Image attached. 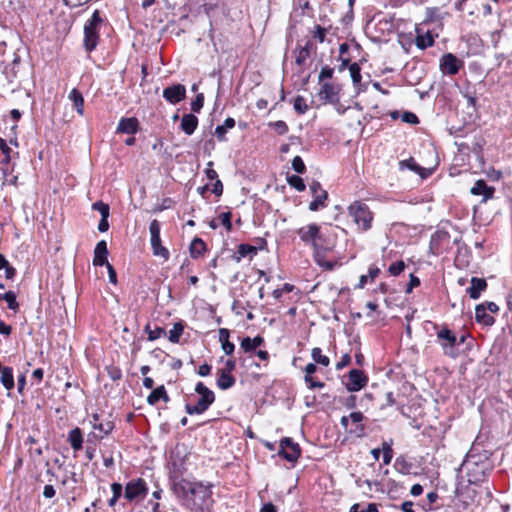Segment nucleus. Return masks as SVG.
Listing matches in <instances>:
<instances>
[{
	"label": "nucleus",
	"mask_w": 512,
	"mask_h": 512,
	"mask_svg": "<svg viewBox=\"0 0 512 512\" xmlns=\"http://www.w3.org/2000/svg\"><path fill=\"white\" fill-rule=\"evenodd\" d=\"M292 168L298 174H304L306 172V166L303 159L300 156H295L292 160Z\"/></svg>",
	"instance_id": "de8ad7c7"
},
{
	"label": "nucleus",
	"mask_w": 512,
	"mask_h": 512,
	"mask_svg": "<svg viewBox=\"0 0 512 512\" xmlns=\"http://www.w3.org/2000/svg\"><path fill=\"white\" fill-rule=\"evenodd\" d=\"M255 244L242 243L238 245V253L240 256L255 255L258 250L264 249L266 241L263 238H257Z\"/></svg>",
	"instance_id": "aec40b11"
},
{
	"label": "nucleus",
	"mask_w": 512,
	"mask_h": 512,
	"mask_svg": "<svg viewBox=\"0 0 512 512\" xmlns=\"http://www.w3.org/2000/svg\"><path fill=\"white\" fill-rule=\"evenodd\" d=\"M311 357L314 360L315 363L328 366L330 364V359L322 354V350L318 347H315L312 349Z\"/></svg>",
	"instance_id": "58836bf2"
},
{
	"label": "nucleus",
	"mask_w": 512,
	"mask_h": 512,
	"mask_svg": "<svg viewBox=\"0 0 512 512\" xmlns=\"http://www.w3.org/2000/svg\"><path fill=\"white\" fill-rule=\"evenodd\" d=\"M402 121L409 123V124H418L419 123L418 117L416 116V114H414L412 112H404L402 114Z\"/></svg>",
	"instance_id": "680f3d73"
},
{
	"label": "nucleus",
	"mask_w": 512,
	"mask_h": 512,
	"mask_svg": "<svg viewBox=\"0 0 512 512\" xmlns=\"http://www.w3.org/2000/svg\"><path fill=\"white\" fill-rule=\"evenodd\" d=\"M333 74H334L333 68H331L329 66H324V67H322V69L320 71L318 80H319V82H321L324 79H330V78H332Z\"/></svg>",
	"instance_id": "bf43d9fd"
},
{
	"label": "nucleus",
	"mask_w": 512,
	"mask_h": 512,
	"mask_svg": "<svg viewBox=\"0 0 512 512\" xmlns=\"http://www.w3.org/2000/svg\"><path fill=\"white\" fill-rule=\"evenodd\" d=\"M236 383V379L232 374H227L224 372L218 371V378H217V386L221 390H227L231 387H233Z\"/></svg>",
	"instance_id": "c756f323"
},
{
	"label": "nucleus",
	"mask_w": 512,
	"mask_h": 512,
	"mask_svg": "<svg viewBox=\"0 0 512 512\" xmlns=\"http://www.w3.org/2000/svg\"><path fill=\"white\" fill-rule=\"evenodd\" d=\"M163 98L170 104H177L186 98V88L182 84H173L162 92Z\"/></svg>",
	"instance_id": "2eb2a0df"
},
{
	"label": "nucleus",
	"mask_w": 512,
	"mask_h": 512,
	"mask_svg": "<svg viewBox=\"0 0 512 512\" xmlns=\"http://www.w3.org/2000/svg\"><path fill=\"white\" fill-rule=\"evenodd\" d=\"M368 383V377L362 370L352 369L348 373V381L345 387L350 392H356L364 388Z\"/></svg>",
	"instance_id": "ddd939ff"
},
{
	"label": "nucleus",
	"mask_w": 512,
	"mask_h": 512,
	"mask_svg": "<svg viewBox=\"0 0 512 512\" xmlns=\"http://www.w3.org/2000/svg\"><path fill=\"white\" fill-rule=\"evenodd\" d=\"M304 381L309 389L323 388L325 386L324 382L315 380L313 376H304Z\"/></svg>",
	"instance_id": "4d7b16f0"
},
{
	"label": "nucleus",
	"mask_w": 512,
	"mask_h": 512,
	"mask_svg": "<svg viewBox=\"0 0 512 512\" xmlns=\"http://www.w3.org/2000/svg\"><path fill=\"white\" fill-rule=\"evenodd\" d=\"M349 72L352 82L355 86L361 83V68L358 63L354 62L349 65Z\"/></svg>",
	"instance_id": "79ce46f5"
},
{
	"label": "nucleus",
	"mask_w": 512,
	"mask_h": 512,
	"mask_svg": "<svg viewBox=\"0 0 512 512\" xmlns=\"http://www.w3.org/2000/svg\"><path fill=\"white\" fill-rule=\"evenodd\" d=\"M300 239L305 243H312L317 246V240L320 239V229L316 224H309L298 230Z\"/></svg>",
	"instance_id": "dca6fc26"
},
{
	"label": "nucleus",
	"mask_w": 512,
	"mask_h": 512,
	"mask_svg": "<svg viewBox=\"0 0 512 512\" xmlns=\"http://www.w3.org/2000/svg\"><path fill=\"white\" fill-rule=\"evenodd\" d=\"M436 330L437 342L442 348L443 355L456 359L460 355L458 348V337L446 324H433Z\"/></svg>",
	"instance_id": "f257e3e1"
},
{
	"label": "nucleus",
	"mask_w": 512,
	"mask_h": 512,
	"mask_svg": "<svg viewBox=\"0 0 512 512\" xmlns=\"http://www.w3.org/2000/svg\"><path fill=\"white\" fill-rule=\"evenodd\" d=\"M311 42L308 41L304 47H301L296 55L295 62L297 65H303L310 55Z\"/></svg>",
	"instance_id": "e433bc0d"
},
{
	"label": "nucleus",
	"mask_w": 512,
	"mask_h": 512,
	"mask_svg": "<svg viewBox=\"0 0 512 512\" xmlns=\"http://www.w3.org/2000/svg\"><path fill=\"white\" fill-rule=\"evenodd\" d=\"M198 126V118L194 114H184L180 128L186 135H192Z\"/></svg>",
	"instance_id": "b1692460"
},
{
	"label": "nucleus",
	"mask_w": 512,
	"mask_h": 512,
	"mask_svg": "<svg viewBox=\"0 0 512 512\" xmlns=\"http://www.w3.org/2000/svg\"><path fill=\"white\" fill-rule=\"evenodd\" d=\"M310 192L313 196V200L309 204L310 211H318L326 207V201L328 200V193L324 190L318 181H313L310 184Z\"/></svg>",
	"instance_id": "9b49d317"
},
{
	"label": "nucleus",
	"mask_w": 512,
	"mask_h": 512,
	"mask_svg": "<svg viewBox=\"0 0 512 512\" xmlns=\"http://www.w3.org/2000/svg\"><path fill=\"white\" fill-rule=\"evenodd\" d=\"M470 283L471 285L467 288V293L471 299L476 300L486 290L487 282L484 278L472 277Z\"/></svg>",
	"instance_id": "a211bd4d"
},
{
	"label": "nucleus",
	"mask_w": 512,
	"mask_h": 512,
	"mask_svg": "<svg viewBox=\"0 0 512 512\" xmlns=\"http://www.w3.org/2000/svg\"><path fill=\"white\" fill-rule=\"evenodd\" d=\"M183 331L184 325L182 322L174 323L173 328L169 331V341L172 343H178Z\"/></svg>",
	"instance_id": "c9c22d12"
},
{
	"label": "nucleus",
	"mask_w": 512,
	"mask_h": 512,
	"mask_svg": "<svg viewBox=\"0 0 512 512\" xmlns=\"http://www.w3.org/2000/svg\"><path fill=\"white\" fill-rule=\"evenodd\" d=\"M92 209L98 211L102 217H109L110 215V207L107 203L103 201H96L92 204Z\"/></svg>",
	"instance_id": "a18cd8bd"
},
{
	"label": "nucleus",
	"mask_w": 512,
	"mask_h": 512,
	"mask_svg": "<svg viewBox=\"0 0 512 512\" xmlns=\"http://www.w3.org/2000/svg\"><path fill=\"white\" fill-rule=\"evenodd\" d=\"M89 424L92 426L94 430H98L101 435H97L95 433H90L89 437H94L96 439H103L105 436L109 435L115 425L109 417H104L102 414L93 413L88 419Z\"/></svg>",
	"instance_id": "6e6552de"
},
{
	"label": "nucleus",
	"mask_w": 512,
	"mask_h": 512,
	"mask_svg": "<svg viewBox=\"0 0 512 512\" xmlns=\"http://www.w3.org/2000/svg\"><path fill=\"white\" fill-rule=\"evenodd\" d=\"M145 331L148 333L149 341L157 340L158 338L166 335V331L163 327L157 326L154 329H151L149 324L145 326Z\"/></svg>",
	"instance_id": "a19ab883"
},
{
	"label": "nucleus",
	"mask_w": 512,
	"mask_h": 512,
	"mask_svg": "<svg viewBox=\"0 0 512 512\" xmlns=\"http://www.w3.org/2000/svg\"><path fill=\"white\" fill-rule=\"evenodd\" d=\"M400 165L401 166H406L407 168H409L410 170L412 171H419L421 168L419 167V165L414 161L413 158H409L408 160H404V161H401L400 162Z\"/></svg>",
	"instance_id": "0e129e2a"
},
{
	"label": "nucleus",
	"mask_w": 512,
	"mask_h": 512,
	"mask_svg": "<svg viewBox=\"0 0 512 512\" xmlns=\"http://www.w3.org/2000/svg\"><path fill=\"white\" fill-rule=\"evenodd\" d=\"M293 107L298 114H305L308 111L306 100L302 96H297L293 101Z\"/></svg>",
	"instance_id": "c03bdc74"
},
{
	"label": "nucleus",
	"mask_w": 512,
	"mask_h": 512,
	"mask_svg": "<svg viewBox=\"0 0 512 512\" xmlns=\"http://www.w3.org/2000/svg\"><path fill=\"white\" fill-rule=\"evenodd\" d=\"M148 485L143 478L129 481L125 486L124 497L129 501L143 500L148 494Z\"/></svg>",
	"instance_id": "1a4fd4ad"
},
{
	"label": "nucleus",
	"mask_w": 512,
	"mask_h": 512,
	"mask_svg": "<svg viewBox=\"0 0 512 512\" xmlns=\"http://www.w3.org/2000/svg\"><path fill=\"white\" fill-rule=\"evenodd\" d=\"M109 378L113 381H118L122 378V371L119 367L110 365L106 367Z\"/></svg>",
	"instance_id": "09e8293b"
},
{
	"label": "nucleus",
	"mask_w": 512,
	"mask_h": 512,
	"mask_svg": "<svg viewBox=\"0 0 512 512\" xmlns=\"http://www.w3.org/2000/svg\"><path fill=\"white\" fill-rule=\"evenodd\" d=\"M462 65L463 62L452 53L443 55L440 60L441 71L448 75H456Z\"/></svg>",
	"instance_id": "4468645a"
},
{
	"label": "nucleus",
	"mask_w": 512,
	"mask_h": 512,
	"mask_svg": "<svg viewBox=\"0 0 512 512\" xmlns=\"http://www.w3.org/2000/svg\"><path fill=\"white\" fill-rule=\"evenodd\" d=\"M195 392L200 396L197 403L192 405L185 404V411L189 415H200L206 412L215 401L214 392L203 382H198L195 386Z\"/></svg>",
	"instance_id": "20e7f679"
},
{
	"label": "nucleus",
	"mask_w": 512,
	"mask_h": 512,
	"mask_svg": "<svg viewBox=\"0 0 512 512\" xmlns=\"http://www.w3.org/2000/svg\"><path fill=\"white\" fill-rule=\"evenodd\" d=\"M103 22L100 12L95 10L89 20L84 25V48L87 52L93 51L99 40V29Z\"/></svg>",
	"instance_id": "39448f33"
},
{
	"label": "nucleus",
	"mask_w": 512,
	"mask_h": 512,
	"mask_svg": "<svg viewBox=\"0 0 512 512\" xmlns=\"http://www.w3.org/2000/svg\"><path fill=\"white\" fill-rule=\"evenodd\" d=\"M348 213L359 229L362 231L370 229L373 215L365 203L355 201L348 207Z\"/></svg>",
	"instance_id": "0eeeda50"
},
{
	"label": "nucleus",
	"mask_w": 512,
	"mask_h": 512,
	"mask_svg": "<svg viewBox=\"0 0 512 512\" xmlns=\"http://www.w3.org/2000/svg\"><path fill=\"white\" fill-rule=\"evenodd\" d=\"M275 132L279 135H284L288 132V126L284 121H276L271 124Z\"/></svg>",
	"instance_id": "13d9d810"
},
{
	"label": "nucleus",
	"mask_w": 512,
	"mask_h": 512,
	"mask_svg": "<svg viewBox=\"0 0 512 512\" xmlns=\"http://www.w3.org/2000/svg\"><path fill=\"white\" fill-rule=\"evenodd\" d=\"M430 253L439 256L444 253H455L458 256L460 253L459 243L456 239L451 240L448 232L437 230L431 235L430 239Z\"/></svg>",
	"instance_id": "f03ea898"
},
{
	"label": "nucleus",
	"mask_w": 512,
	"mask_h": 512,
	"mask_svg": "<svg viewBox=\"0 0 512 512\" xmlns=\"http://www.w3.org/2000/svg\"><path fill=\"white\" fill-rule=\"evenodd\" d=\"M382 452H383V463L385 465L390 464L392 461V458H393V449L391 447V444L384 441L382 443Z\"/></svg>",
	"instance_id": "49530a36"
},
{
	"label": "nucleus",
	"mask_w": 512,
	"mask_h": 512,
	"mask_svg": "<svg viewBox=\"0 0 512 512\" xmlns=\"http://www.w3.org/2000/svg\"><path fill=\"white\" fill-rule=\"evenodd\" d=\"M326 31H327L326 28H324L320 25H316L314 27V31L312 32V34H313V37L317 38L320 43H323L325 41Z\"/></svg>",
	"instance_id": "5fc2aeb1"
},
{
	"label": "nucleus",
	"mask_w": 512,
	"mask_h": 512,
	"mask_svg": "<svg viewBox=\"0 0 512 512\" xmlns=\"http://www.w3.org/2000/svg\"><path fill=\"white\" fill-rule=\"evenodd\" d=\"M151 247L155 256H168V250L162 246L160 238V223L154 219L150 222Z\"/></svg>",
	"instance_id": "f8f14e48"
},
{
	"label": "nucleus",
	"mask_w": 512,
	"mask_h": 512,
	"mask_svg": "<svg viewBox=\"0 0 512 512\" xmlns=\"http://www.w3.org/2000/svg\"><path fill=\"white\" fill-rule=\"evenodd\" d=\"M315 261L323 270H326V271H332L336 267H339L342 265L337 260H331L329 258H315Z\"/></svg>",
	"instance_id": "4c0bfd02"
},
{
	"label": "nucleus",
	"mask_w": 512,
	"mask_h": 512,
	"mask_svg": "<svg viewBox=\"0 0 512 512\" xmlns=\"http://www.w3.org/2000/svg\"><path fill=\"white\" fill-rule=\"evenodd\" d=\"M107 243L104 240L99 241L94 249V256H107Z\"/></svg>",
	"instance_id": "864d4df0"
},
{
	"label": "nucleus",
	"mask_w": 512,
	"mask_h": 512,
	"mask_svg": "<svg viewBox=\"0 0 512 512\" xmlns=\"http://www.w3.org/2000/svg\"><path fill=\"white\" fill-rule=\"evenodd\" d=\"M280 449L278 456L284 458L288 462L294 463L301 456V448L298 443L294 442L290 437H283L279 443Z\"/></svg>",
	"instance_id": "9d476101"
},
{
	"label": "nucleus",
	"mask_w": 512,
	"mask_h": 512,
	"mask_svg": "<svg viewBox=\"0 0 512 512\" xmlns=\"http://www.w3.org/2000/svg\"><path fill=\"white\" fill-rule=\"evenodd\" d=\"M187 501L195 511H209L213 502L211 485L195 482Z\"/></svg>",
	"instance_id": "7ed1b4c3"
},
{
	"label": "nucleus",
	"mask_w": 512,
	"mask_h": 512,
	"mask_svg": "<svg viewBox=\"0 0 512 512\" xmlns=\"http://www.w3.org/2000/svg\"><path fill=\"white\" fill-rule=\"evenodd\" d=\"M351 362V357L349 354H344L341 358V360L336 364V369L341 370L344 367L348 366Z\"/></svg>",
	"instance_id": "774afa93"
},
{
	"label": "nucleus",
	"mask_w": 512,
	"mask_h": 512,
	"mask_svg": "<svg viewBox=\"0 0 512 512\" xmlns=\"http://www.w3.org/2000/svg\"><path fill=\"white\" fill-rule=\"evenodd\" d=\"M204 105L203 93L197 94L195 99L191 102V110L195 113L200 112Z\"/></svg>",
	"instance_id": "3c124183"
},
{
	"label": "nucleus",
	"mask_w": 512,
	"mask_h": 512,
	"mask_svg": "<svg viewBox=\"0 0 512 512\" xmlns=\"http://www.w3.org/2000/svg\"><path fill=\"white\" fill-rule=\"evenodd\" d=\"M194 483L195 482H190L185 479H181L173 483V491L178 497H182L188 500Z\"/></svg>",
	"instance_id": "5701e85b"
},
{
	"label": "nucleus",
	"mask_w": 512,
	"mask_h": 512,
	"mask_svg": "<svg viewBox=\"0 0 512 512\" xmlns=\"http://www.w3.org/2000/svg\"><path fill=\"white\" fill-rule=\"evenodd\" d=\"M320 99L328 103H336L339 101L338 91L333 84L324 83L319 91Z\"/></svg>",
	"instance_id": "412c9836"
},
{
	"label": "nucleus",
	"mask_w": 512,
	"mask_h": 512,
	"mask_svg": "<svg viewBox=\"0 0 512 512\" xmlns=\"http://www.w3.org/2000/svg\"><path fill=\"white\" fill-rule=\"evenodd\" d=\"M263 344L264 338L258 335L254 338H250L248 336L243 338L240 346L243 349V351L247 353L255 351L258 347H260Z\"/></svg>",
	"instance_id": "a878e982"
},
{
	"label": "nucleus",
	"mask_w": 512,
	"mask_h": 512,
	"mask_svg": "<svg viewBox=\"0 0 512 512\" xmlns=\"http://www.w3.org/2000/svg\"><path fill=\"white\" fill-rule=\"evenodd\" d=\"M191 256H201L207 251L206 243L201 238H194L189 247Z\"/></svg>",
	"instance_id": "2f4dec72"
},
{
	"label": "nucleus",
	"mask_w": 512,
	"mask_h": 512,
	"mask_svg": "<svg viewBox=\"0 0 512 512\" xmlns=\"http://www.w3.org/2000/svg\"><path fill=\"white\" fill-rule=\"evenodd\" d=\"M6 301L8 309L16 312L19 309V303L17 302V296L14 291H7L0 294V301Z\"/></svg>",
	"instance_id": "7c9ffc66"
},
{
	"label": "nucleus",
	"mask_w": 512,
	"mask_h": 512,
	"mask_svg": "<svg viewBox=\"0 0 512 512\" xmlns=\"http://www.w3.org/2000/svg\"><path fill=\"white\" fill-rule=\"evenodd\" d=\"M491 456L492 454H482L480 456H466L464 460H471V461H474L475 464H478V465H483L484 466V463L486 462H493L491 460Z\"/></svg>",
	"instance_id": "8fccbe9b"
},
{
	"label": "nucleus",
	"mask_w": 512,
	"mask_h": 512,
	"mask_svg": "<svg viewBox=\"0 0 512 512\" xmlns=\"http://www.w3.org/2000/svg\"><path fill=\"white\" fill-rule=\"evenodd\" d=\"M288 184L295 188L297 191L302 192L306 189L303 179L298 175H291L287 177Z\"/></svg>",
	"instance_id": "37998d69"
},
{
	"label": "nucleus",
	"mask_w": 512,
	"mask_h": 512,
	"mask_svg": "<svg viewBox=\"0 0 512 512\" xmlns=\"http://www.w3.org/2000/svg\"><path fill=\"white\" fill-rule=\"evenodd\" d=\"M461 467L466 471L467 481L470 484L477 485L486 481L494 468V463L486 462L483 466L475 464L471 460H464Z\"/></svg>",
	"instance_id": "423d86ee"
},
{
	"label": "nucleus",
	"mask_w": 512,
	"mask_h": 512,
	"mask_svg": "<svg viewBox=\"0 0 512 512\" xmlns=\"http://www.w3.org/2000/svg\"><path fill=\"white\" fill-rule=\"evenodd\" d=\"M0 382L8 391L14 388L15 382L12 367L0 364Z\"/></svg>",
	"instance_id": "4be33fe9"
},
{
	"label": "nucleus",
	"mask_w": 512,
	"mask_h": 512,
	"mask_svg": "<svg viewBox=\"0 0 512 512\" xmlns=\"http://www.w3.org/2000/svg\"><path fill=\"white\" fill-rule=\"evenodd\" d=\"M480 456L482 454H492L490 449H487L484 444L478 441V438L473 442L470 450L466 454V456Z\"/></svg>",
	"instance_id": "f704fd0d"
},
{
	"label": "nucleus",
	"mask_w": 512,
	"mask_h": 512,
	"mask_svg": "<svg viewBox=\"0 0 512 512\" xmlns=\"http://www.w3.org/2000/svg\"><path fill=\"white\" fill-rule=\"evenodd\" d=\"M236 368V361L234 359H227L223 369L219 370L227 374H232V371Z\"/></svg>",
	"instance_id": "69168bd1"
},
{
	"label": "nucleus",
	"mask_w": 512,
	"mask_h": 512,
	"mask_svg": "<svg viewBox=\"0 0 512 512\" xmlns=\"http://www.w3.org/2000/svg\"><path fill=\"white\" fill-rule=\"evenodd\" d=\"M232 214L231 212H224L219 215V220L221 221V224L230 231L232 228V222H231Z\"/></svg>",
	"instance_id": "6e6d98bb"
},
{
	"label": "nucleus",
	"mask_w": 512,
	"mask_h": 512,
	"mask_svg": "<svg viewBox=\"0 0 512 512\" xmlns=\"http://www.w3.org/2000/svg\"><path fill=\"white\" fill-rule=\"evenodd\" d=\"M420 285V280L413 273H410L409 283L407 284L405 292L407 294L411 293L413 288L418 287Z\"/></svg>",
	"instance_id": "052dcab7"
},
{
	"label": "nucleus",
	"mask_w": 512,
	"mask_h": 512,
	"mask_svg": "<svg viewBox=\"0 0 512 512\" xmlns=\"http://www.w3.org/2000/svg\"><path fill=\"white\" fill-rule=\"evenodd\" d=\"M475 319L485 326H492L495 322L493 316L487 313L485 304H478L475 308Z\"/></svg>",
	"instance_id": "393cba45"
},
{
	"label": "nucleus",
	"mask_w": 512,
	"mask_h": 512,
	"mask_svg": "<svg viewBox=\"0 0 512 512\" xmlns=\"http://www.w3.org/2000/svg\"><path fill=\"white\" fill-rule=\"evenodd\" d=\"M350 417L348 416H342L340 420V424L342 427L350 434H355L358 437H363L365 435V427L364 425H356L354 429H348Z\"/></svg>",
	"instance_id": "72a5a7b5"
},
{
	"label": "nucleus",
	"mask_w": 512,
	"mask_h": 512,
	"mask_svg": "<svg viewBox=\"0 0 512 512\" xmlns=\"http://www.w3.org/2000/svg\"><path fill=\"white\" fill-rule=\"evenodd\" d=\"M139 128V123L137 118L130 117V118H122L117 126V133H125L134 135L137 133Z\"/></svg>",
	"instance_id": "6ab92c4d"
},
{
	"label": "nucleus",
	"mask_w": 512,
	"mask_h": 512,
	"mask_svg": "<svg viewBox=\"0 0 512 512\" xmlns=\"http://www.w3.org/2000/svg\"><path fill=\"white\" fill-rule=\"evenodd\" d=\"M68 442L70 443L72 449L77 452L83 447V435L80 428L75 427L68 434Z\"/></svg>",
	"instance_id": "bb28decb"
},
{
	"label": "nucleus",
	"mask_w": 512,
	"mask_h": 512,
	"mask_svg": "<svg viewBox=\"0 0 512 512\" xmlns=\"http://www.w3.org/2000/svg\"><path fill=\"white\" fill-rule=\"evenodd\" d=\"M405 268V263L399 260L389 266V273L393 276H398Z\"/></svg>",
	"instance_id": "603ef678"
},
{
	"label": "nucleus",
	"mask_w": 512,
	"mask_h": 512,
	"mask_svg": "<svg viewBox=\"0 0 512 512\" xmlns=\"http://www.w3.org/2000/svg\"><path fill=\"white\" fill-rule=\"evenodd\" d=\"M211 369H212L211 365L204 363L199 366L197 374L201 377H206V376L210 375Z\"/></svg>",
	"instance_id": "338daca9"
},
{
	"label": "nucleus",
	"mask_w": 512,
	"mask_h": 512,
	"mask_svg": "<svg viewBox=\"0 0 512 512\" xmlns=\"http://www.w3.org/2000/svg\"><path fill=\"white\" fill-rule=\"evenodd\" d=\"M381 269L377 265H371L368 269L369 281L372 283L379 276Z\"/></svg>",
	"instance_id": "e2e57ef3"
},
{
	"label": "nucleus",
	"mask_w": 512,
	"mask_h": 512,
	"mask_svg": "<svg viewBox=\"0 0 512 512\" xmlns=\"http://www.w3.org/2000/svg\"><path fill=\"white\" fill-rule=\"evenodd\" d=\"M415 42H416V46L419 49L423 50V49L433 46L434 38H433L432 34L429 31H427L425 34H418Z\"/></svg>",
	"instance_id": "473e14b6"
},
{
	"label": "nucleus",
	"mask_w": 512,
	"mask_h": 512,
	"mask_svg": "<svg viewBox=\"0 0 512 512\" xmlns=\"http://www.w3.org/2000/svg\"><path fill=\"white\" fill-rule=\"evenodd\" d=\"M69 100L72 101L74 108L78 112V114L83 115L84 114V98L82 96V93L74 88L71 90V92L68 95Z\"/></svg>",
	"instance_id": "cd10ccee"
},
{
	"label": "nucleus",
	"mask_w": 512,
	"mask_h": 512,
	"mask_svg": "<svg viewBox=\"0 0 512 512\" xmlns=\"http://www.w3.org/2000/svg\"><path fill=\"white\" fill-rule=\"evenodd\" d=\"M470 192L473 195H483L482 202H486L488 199L493 197L495 188L488 186L484 180L480 179L475 182Z\"/></svg>",
	"instance_id": "f3484780"
},
{
	"label": "nucleus",
	"mask_w": 512,
	"mask_h": 512,
	"mask_svg": "<svg viewBox=\"0 0 512 512\" xmlns=\"http://www.w3.org/2000/svg\"><path fill=\"white\" fill-rule=\"evenodd\" d=\"M93 265L103 267L105 266L108 271L109 281L112 284L117 283V274L112 264L108 262V258H93Z\"/></svg>",
	"instance_id": "c85d7f7f"
},
{
	"label": "nucleus",
	"mask_w": 512,
	"mask_h": 512,
	"mask_svg": "<svg viewBox=\"0 0 512 512\" xmlns=\"http://www.w3.org/2000/svg\"><path fill=\"white\" fill-rule=\"evenodd\" d=\"M164 385H160L157 388H155L147 397V403L151 406L156 405L162 396V394L165 391Z\"/></svg>",
	"instance_id": "ea45409f"
}]
</instances>
